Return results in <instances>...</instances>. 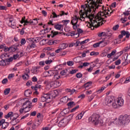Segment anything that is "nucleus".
I'll return each instance as SVG.
<instances>
[{"mask_svg": "<svg viewBox=\"0 0 130 130\" xmlns=\"http://www.w3.org/2000/svg\"><path fill=\"white\" fill-rule=\"evenodd\" d=\"M86 2L87 4L81 6V9H83V10H81L79 14L81 18L80 20L81 21H83L82 19H84L85 18L89 19L90 22L89 24H87L88 28H92V27L93 29H94V24L95 23H97V22H99L101 20H103L105 18H107L108 16L110 17L111 14L113 13V11H112L109 14L108 13L109 10L108 9L106 10L104 7H103V11L99 12L95 17L93 13H95V11H96L97 8L95 6H93V8L90 3H88L87 1Z\"/></svg>", "mask_w": 130, "mask_h": 130, "instance_id": "obj_1", "label": "nucleus"}, {"mask_svg": "<svg viewBox=\"0 0 130 130\" xmlns=\"http://www.w3.org/2000/svg\"><path fill=\"white\" fill-rule=\"evenodd\" d=\"M130 122V116L128 115H120L118 120L116 118L115 119L109 122V125H111V124H119V125H125V124H128Z\"/></svg>", "mask_w": 130, "mask_h": 130, "instance_id": "obj_2", "label": "nucleus"}, {"mask_svg": "<svg viewBox=\"0 0 130 130\" xmlns=\"http://www.w3.org/2000/svg\"><path fill=\"white\" fill-rule=\"evenodd\" d=\"M89 120L95 125H102L103 124V120L100 119V115L98 114H93L89 118Z\"/></svg>", "mask_w": 130, "mask_h": 130, "instance_id": "obj_3", "label": "nucleus"}, {"mask_svg": "<svg viewBox=\"0 0 130 130\" xmlns=\"http://www.w3.org/2000/svg\"><path fill=\"white\" fill-rule=\"evenodd\" d=\"M88 4H90L92 6V8H94L95 7V9H98L99 7H101L102 4V0H87Z\"/></svg>", "mask_w": 130, "mask_h": 130, "instance_id": "obj_4", "label": "nucleus"}, {"mask_svg": "<svg viewBox=\"0 0 130 130\" xmlns=\"http://www.w3.org/2000/svg\"><path fill=\"white\" fill-rule=\"evenodd\" d=\"M79 22V17L77 15L73 17V19L71 20V24L73 25L74 30H77L78 28L80 27V25L78 24Z\"/></svg>", "mask_w": 130, "mask_h": 130, "instance_id": "obj_5", "label": "nucleus"}, {"mask_svg": "<svg viewBox=\"0 0 130 130\" xmlns=\"http://www.w3.org/2000/svg\"><path fill=\"white\" fill-rule=\"evenodd\" d=\"M6 21L9 27H11L13 29H15L16 27V21L14 20V18L9 17L7 18Z\"/></svg>", "mask_w": 130, "mask_h": 130, "instance_id": "obj_6", "label": "nucleus"}, {"mask_svg": "<svg viewBox=\"0 0 130 130\" xmlns=\"http://www.w3.org/2000/svg\"><path fill=\"white\" fill-rule=\"evenodd\" d=\"M22 107L25 109V112H29V111L32 109V103L30 102L29 101L25 102L23 104Z\"/></svg>", "mask_w": 130, "mask_h": 130, "instance_id": "obj_7", "label": "nucleus"}, {"mask_svg": "<svg viewBox=\"0 0 130 130\" xmlns=\"http://www.w3.org/2000/svg\"><path fill=\"white\" fill-rule=\"evenodd\" d=\"M47 73L48 74H50V76H52V74H53V75H54V79L55 80H58V79L60 78V76L58 75V71H57L50 70L48 71Z\"/></svg>", "mask_w": 130, "mask_h": 130, "instance_id": "obj_8", "label": "nucleus"}, {"mask_svg": "<svg viewBox=\"0 0 130 130\" xmlns=\"http://www.w3.org/2000/svg\"><path fill=\"white\" fill-rule=\"evenodd\" d=\"M113 102V99L110 96H108L105 98L104 103L105 105H108V106H111L112 102Z\"/></svg>", "mask_w": 130, "mask_h": 130, "instance_id": "obj_9", "label": "nucleus"}, {"mask_svg": "<svg viewBox=\"0 0 130 130\" xmlns=\"http://www.w3.org/2000/svg\"><path fill=\"white\" fill-rule=\"evenodd\" d=\"M26 42H27V43H29V44H31L30 45L27 46V49H30L31 48H35L36 47H37L36 44H35L36 43L34 42L33 41H32V38L27 39Z\"/></svg>", "mask_w": 130, "mask_h": 130, "instance_id": "obj_10", "label": "nucleus"}, {"mask_svg": "<svg viewBox=\"0 0 130 130\" xmlns=\"http://www.w3.org/2000/svg\"><path fill=\"white\" fill-rule=\"evenodd\" d=\"M100 43L101 44V47H104L107 44H109V40L105 38L103 39L102 41L100 42Z\"/></svg>", "mask_w": 130, "mask_h": 130, "instance_id": "obj_11", "label": "nucleus"}, {"mask_svg": "<svg viewBox=\"0 0 130 130\" xmlns=\"http://www.w3.org/2000/svg\"><path fill=\"white\" fill-rule=\"evenodd\" d=\"M40 69V67L37 66L32 68L31 70V73L34 75H38L39 73V70Z\"/></svg>", "mask_w": 130, "mask_h": 130, "instance_id": "obj_12", "label": "nucleus"}, {"mask_svg": "<svg viewBox=\"0 0 130 130\" xmlns=\"http://www.w3.org/2000/svg\"><path fill=\"white\" fill-rule=\"evenodd\" d=\"M117 103L119 107L123 106L124 100L121 97H118L117 99Z\"/></svg>", "mask_w": 130, "mask_h": 130, "instance_id": "obj_13", "label": "nucleus"}, {"mask_svg": "<svg viewBox=\"0 0 130 130\" xmlns=\"http://www.w3.org/2000/svg\"><path fill=\"white\" fill-rule=\"evenodd\" d=\"M59 32L58 31H55L54 30H52L51 31V34L50 35H48L47 37L49 38L50 36L52 37V38H53L54 36H56V35H58Z\"/></svg>", "mask_w": 130, "mask_h": 130, "instance_id": "obj_14", "label": "nucleus"}, {"mask_svg": "<svg viewBox=\"0 0 130 130\" xmlns=\"http://www.w3.org/2000/svg\"><path fill=\"white\" fill-rule=\"evenodd\" d=\"M20 23L21 24H23V23H24L23 26H28V25H29V21L26 20V17L25 16L22 18Z\"/></svg>", "mask_w": 130, "mask_h": 130, "instance_id": "obj_15", "label": "nucleus"}, {"mask_svg": "<svg viewBox=\"0 0 130 130\" xmlns=\"http://www.w3.org/2000/svg\"><path fill=\"white\" fill-rule=\"evenodd\" d=\"M42 100L44 101H47V100L50 99V95L48 93L44 94L42 98Z\"/></svg>", "mask_w": 130, "mask_h": 130, "instance_id": "obj_16", "label": "nucleus"}, {"mask_svg": "<svg viewBox=\"0 0 130 130\" xmlns=\"http://www.w3.org/2000/svg\"><path fill=\"white\" fill-rule=\"evenodd\" d=\"M120 34L122 35L123 36H126V38H129V32H128V31L122 30L120 31Z\"/></svg>", "mask_w": 130, "mask_h": 130, "instance_id": "obj_17", "label": "nucleus"}, {"mask_svg": "<svg viewBox=\"0 0 130 130\" xmlns=\"http://www.w3.org/2000/svg\"><path fill=\"white\" fill-rule=\"evenodd\" d=\"M92 86V82L89 81L87 82L86 83H85L83 86L82 88H85L86 90H88V88H89L90 86Z\"/></svg>", "mask_w": 130, "mask_h": 130, "instance_id": "obj_18", "label": "nucleus"}, {"mask_svg": "<svg viewBox=\"0 0 130 130\" xmlns=\"http://www.w3.org/2000/svg\"><path fill=\"white\" fill-rule=\"evenodd\" d=\"M48 83L51 85V87H53V88H57L56 81H51L50 80H48Z\"/></svg>", "mask_w": 130, "mask_h": 130, "instance_id": "obj_19", "label": "nucleus"}, {"mask_svg": "<svg viewBox=\"0 0 130 130\" xmlns=\"http://www.w3.org/2000/svg\"><path fill=\"white\" fill-rule=\"evenodd\" d=\"M69 108H72L74 106H76V103L75 102H70L67 104Z\"/></svg>", "mask_w": 130, "mask_h": 130, "instance_id": "obj_20", "label": "nucleus"}, {"mask_svg": "<svg viewBox=\"0 0 130 130\" xmlns=\"http://www.w3.org/2000/svg\"><path fill=\"white\" fill-rule=\"evenodd\" d=\"M31 94H32V91L30 89H27L24 91V96H26V97H30Z\"/></svg>", "mask_w": 130, "mask_h": 130, "instance_id": "obj_21", "label": "nucleus"}, {"mask_svg": "<svg viewBox=\"0 0 130 130\" xmlns=\"http://www.w3.org/2000/svg\"><path fill=\"white\" fill-rule=\"evenodd\" d=\"M37 24H38L37 19H34L33 20H30L29 21V25H37Z\"/></svg>", "mask_w": 130, "mask_h": 130, "instance_id": "obj_22", "label": "nucleus"}, {"mask_svg": "<svg viewBox=\"0 0 130 130\" xmlns=\"http://www.w3.org/2000/svg\"><path fill=\"white\" fill-rule=\"evenodd\" d=\"M14 116V113L13 112H10L8 113V114L5 115V118H6V119H8L10 117H13Z\"/></svg>", "mask_w": 130, "mask_h": 130, "instance_id": "obj_23", "label": "nucleus"}, {"mask_svg": "<svg viewBox=\"0 0 130 130\" xmlns=\"http://www.w3.org/2000/svg\"><path fill=\"white\" fill-rule=\"evenodd\" d=\"M85 114V112H82L81 113L78 115V116H76V119L77 120H79V119H82V118L83 117V115Z\"/></svg>", "mask_w": 130, "mask_h": 130, "instance_id": "obj_24", "label": "nucleus"}, {"mask_svg": "<svg viewBox=\"0 0 130 130\" xmlns=\"http://www.w3.org/2000/svg\"><path fill=\"white\" fill-rule=\"evenodd\" d=\"M29 78H30V76L27 73H24V75H22V79L25 81L29 80Z\"/></svg>", "mask_w": 130, "mask_h": 130, "instance_id": "obj_25", "label": "nucleus"}, {"mask_svg": "<svg viewBox=\"0 0 130 130\" xmlns=\"http://www.w3.org/2000/svg\"><path fill=\"white\" fill-rule=\"evenodd\" d=\"M54 28H56V30H61V29L62 28V25L59 24H56L54 26Z\"/></svg>", "mask_w": 130, "mask_h": 130, "instance_id": "obj_26", "label": "nucleus"}, {"mask_svg": "<svg viewBox=\"0 0 130 130\" xmlns=\"http://www.w3.org/2000/svg\"><path fill=\"white\" fill-rule=\"evenodd\" d=\"M105 89H106V87L105 86H103V87H101V89L96 90V92L98 93V94H100V93H102V92H103V91H104V90H105Z\"/></svg>", "mask_w": 130, "mask_h": 130, "instance_id": "obj_27", "label": "nucleus"}, {"mask_svg": "<svg viewBox=\"0 0 130 130\" xmlns=\"http://www.w3.org/2000/svg\"><path fill=\"white\" fill-rule=\"evenodd\" d=\"M58 126H66V123L64 122V119H62L59 122Z\"/></svg>", "mask_w": 130, "mask_h": 130, "instance_id": "obj_28", "label": "nucleus"}, {"mask_svg": "<svg viewBox=\"0 0 130 130\" xmlns=\"http://www.w3.org/2000/svg\"><path fill=\"white\" fill-rule=\"evenodd\" d=\"M128 56V54L127 55L126 58L125 59V60L124 62L122 63V65L125 67V66H126L127 64H128V62L127 61V57Z\"/></svg>", "mask_w": 130, "mask_h": 130, "instance_id": "obj_29", "label": "nucleus"}, {"mask_svg": "<svg viewBox=\"0 0 130 130\" xmlns=\"http://www.w3.org/2000/svg\"><path fill=\"white\" fill-rule=\"evenodd\" d=\"M10 92H11V88H6L4 90V95H8Z\"/></svg>", "mask_w": 130, "mask_h": 130, "instance_id": "obj_30", "label": "nucleus"}, {"mask_svg": "<svg viewBox=\"0 0 130 130\" xmlns=\"http://www.w3.org/2000/svg\"><path fill=\"white\" fill-rule=\"evenodd\" d=\"M68 15H69V12H64V11H61L60 12V17H62V16H68Z\"/></svg>", "mask_w": 130, "mask_h": 130, "instance_id": "obj_31", "label": "nucleus"}, {"mask_svg": "<svg viewBox=\"0 0 130 130\" xmlns=\"http://www.w3.org/2000/svg\"><path fill=\"white\" fill-rule=\"evenodd\" d=\"M31 40L35 43H37L38 42H39L40 41V38H33V39L31 38Z\"/></svg>", "mask_w": 130, "mask_h": 130, "instance_id": "obj_32", "label": "nucleus"}, {"mask_svg": "<svg viewBox=\"0 0 130 130\" xmlns=\"http://www.w3.org/2000/svg\"><path fill=\"white\" fill-rule=\"evenodd\" d=\"M79 107H80V106L79 105L76 106L75 107H74V108L71 110L70 112H75V111H76L77 109H79Z\"/></svg>", "mask_w": 130, "mask_h": 130, "instance_id": "obj_33", "label": "nucleus"}, {"mask_svg": "<svg viewBox=\"0 0 130 130\" xmlns=\"http://www.w3.org/2000/svg\"><path fill=\"white\" fill-rule=\"evenodd\" d=\"M6 61L5 60H2L0 61V66H3V67H5L7 66Z\"/></svg>", "mask_w": 130, "mask_h": 130, "instance_id": "obj_34", "label": "nucleus"}, {"mask_svg": "<svg viewBox=\"0 0 130 130\" xmlns=\"http://www.w3.org/2000/svg\"><path fill=\"white\" fill-rule=\"evenodd\" d=\"M8 126H9V123L5 122V123H4V125H2V128L5 129L6 128H7Z\"/></svg>", "mask_w": 130, "mask_h": 130, "instance_id": "obj_35", "label": "nucleus"}, {"mask_svg": "<svg viewBox=\"0 0 130 130\" xmlns=\"http://www.w3.org/2000/svg\"><path fill=\"white\" fill-rule=\"evenodd\" d=\"M99 46H101L100 42L98 43H95L93 45V47H94V48H97V47H99Z\"/></svg>", "mask_w": 130, "mask_h": 130, "instance_id": "obj_36", "label": "nucleus"}, {"mask_svg": "<svg viewBox=\"0 0 130 130\" xmlns=\"http://www.w3.org/2000/svg\"><path fill=\"white\" fill-rule=\"evenodd\" d=\"M76 31H71L67 34V36H71L74 37Z\"/></svg>", "mask_w": 130, "mask_h": 130, "instance_id": "obj_37", "label": "nucleus"}, {"mask_svg": "<svg viewBox=\"0 0 130 130\" xmlns=\"http://www.w3.org/2000/svg\"><path fill=\"white\" fill-rule=\"evenodd\" d=\"M89 39H87L86 40H85L82 42H80V45H83V44H85V43H87V42H89Z\"/></svg>", "mask_w": 130, "mask_h": 130, "instance_id": "obj_38", "label": "nucleus"}, {"mask_svg": "<svg viewBox=\"0 0 130 130\" xmlns=\"http://www.w3.org/2000/svg\"><path fill=\"white\" fill-rule=\"evenodd\" d=\"M26 42V40L24 38L22 39L20 41V43L21 45H25Z\"/></svg>", "mask_w": 130, "mask_h": 130, "instance_id": "obj_39", "label": "nucleus"}, {"mask_svg": "<svg viewBox=\"0 0 130 130\" xmlns=\"http://www.w3.org/2000/svg\"><path fill=\"white\" fill-rule=\"evenodd\" d=\"M105 35H106V32H99L98 34L99 37H102V36H105Z\"/></svg>", "mask_w": 130, "mask_h": 130, "instance_id": "obj_40", "label": "nucleus"}, {"mask_svg": "<svg viewBox=\"0 0 130 130\" xmlns=\"http://www.w3.org/2000/svg\"><path fill=\"white\" fill-rule=\"evenodd\" d=\"M83 77V74L81 73H78L76 74V77L78 78V79H81Z\"/></svg>", "mask_w": 130, "mask_h": 130, "instance_id": "obj_41", "label": "nucleus"}, {"mask_svg": "<svg viewBox=\"0 0 130 130\" xmlns=\"http://www.w3.org/2000/svg\"><path fill=\"white\" fill-rule=\"evenodd\" d=\"M25 110H26V109L24 107H23V108L19 109V112L20 113H23V112L26 113V112H26V111H25Z\"/></svg>", "mask_w": 130, "mask_h": 130, "instance_id": "obj_42", "label": "nucleus"}, {"mask_svg": "<svg viewBox=\"0 0 130 130\" xmlns=\"http://www.w3.org/2000/svg\"><path fill=\"white\" fill-rule=\"evenodd\" d=\"M80 45H81V42L80 41L78 40L76 43H75V47H78V46H80Z\"/></svg>", "mask_w": 130, "mask_h": 130, "instance_id": "obj_43", "label": "nucleus"}, {"mask_svg": "<svg viewBox=\"0 0 130 130\" xmlns=\"http://www.w3.org/2000/svg\"><path fill=\"white\" fill-rule=\"evenodd\" d=\"M67 64L69 67H72V66H74V61H67Z\"/></svg>", "mask_w": 130, "mask_h": 130, "instance_id": "obj_44", "label": "nucleus"}, {"mask_svg": "<svg viewBox=\"0 0 130 130\" xmlns=\"http://www.w3.org/2000/svg\"><path fill=\"white\" fill-rule=\"evenodd\" d=\"M111 105L112 107H113L115 109L118 108V107H119V106H118V105H117L116 103H112Z\"/></svg>", "mask_w": 130, "mask_h": 130, "instance_id": "obj_45", "label": "nucleus"}, {"mask_svg": "<svg viewBox=\"0 0 130 130\" xmlns=\"http://www.w3.org/2000/svg\"><path fill=\"white\" fill-rule=\"evenodd\" d=\"M14 77H15V75L14 74H11L8 75V80H11Z\"/></svg>", "mask_w": 130, "mask_h": 130, "instance_id": "obj_46", "label": "nucleus"}, {"mask_svg": "<svg viewBox=\"0 0 130 130\" xmlns=\"http://www.w3.org/2000/svg\"><path fill=\"white\" fill-rule=\"evenodd\" d=\"M121 62V60L120 59H118L115 62V64L116 66H119V64H120Z\"/></svg>", "mask_w": 130, "mask_h": 130, "instance_id": "obj_47", "label": "nucleus"}, {"mask_svg": "<svg viewBox=\"0 0 130 130\" xmlns=\"http://www.w3.org/2000/svg\"><path fill=\"white\" fill-rule=\"evenodd\" d=\"M118 28H119V25L117 24L113 27V30H114V31H116Z\"/></svg>", "mask_w": 130, "mask_h": 130, "instance_id": "obj_48", "label": "nucleus"}, {"mask_svg": "<svg viewBox=\"0 0 130 130\" xmlns=\"http://www.w3.org/2000/svg\"><path fill=\"white\" fill-rule=\"evenodd\" d=\"M51 62H52V60H51V59L47 60L45 61V63H46V64H50V63H51Z\"/></svg>", "mask_w": 130, "mask_h": 130, "instance_id": "obj_49", "label": "nucleus"}, {"mask_svg": "<svg viewBox=\"0 0 130 130\" xmlns=\"http://www.w3.org/2000/svg\"><path fill=\"white\" fill-rule=\"evenodd\" d=\"M60 74L62 76H66V75H67V70H62V71L60 72Z\"/></svg>", "mask_w": 130, "mask_h": 130, "instance_id": "obj_50", "label": "nucleus"}, {"mask_svg": "<svg viewBox=\"0 0 130 130\" xmlns=\"http://www.w3.org/2000/svg\"><path fill=\"white\" fill-rule=\"evenodd\" d=\"M8 83V78H5L2 80V84L6 85Z\"/></svg>", "mask_w": 130, "mask_h": 130, "instance_id": "obj_51", "label": "nucleus"}, {"mask_svg": "<svg viewBox=\"0 0 130 130\" xmlns=\"http://www.w3.org/2000/svg\"><path fill=\"white\" fill-rule=\"evenodd\" d=\"M85 94L82 93L78 96V98H80L81 99H84L85 98Z\"/></svg>", "mask_w": 130, "mask_h": 130, "instance_id": "obj_52", "label": "nucleus"}, {"mask_svg": "<svg viewBox=\"0 0 130 130\" xmlns=\"http://www.w3.org/2000/svg\"><path fill=\"white\" fill-rule=\"evenodd\" d=\"M31 80H32V81L34 82H37V81H38V79H37V77H36V76H34L32 78Z\"/></svg>", "mask_w": 130, "mask_h": 130, "instance_id": "obj_53", "label": "nucleus"}, {"mask_svg": "<svg viewBox=\"0 0 130 130\" xmlns=\"http://www.w3.org/2000/svg\"><path fill=\"white\" fill-rule=\"evenodd\" d=\"M37 125L35 123H32L31 124V128H32V129H35V128H36L37 127Z\"/></svg>", "mask_w": 130, "mask_h": 130, "instance_id": "obj_54", "label": "nucleus"}, {"mask_svg": "<svg viewBox=\"0 0 130 130\" xmlns=\"http://www.w3.org/2000/svg\"><path fill=\"white\" fill-rule=\"evenodd\" d=\"M83 32H84V31H83V30H82V29H81V28L77 29V33L79 34V35L82 34V33H83Z\"/></svg>", "mask_w": 130, "mask_h": 130, "instance_id": "obj_55", "label": "nucleus"}, {"mask_svg": "<svg viewBox=\"0 0 130 130\" xmlns=\"http://www.w3.org/2000/svg\"><path fill=\"white\" fill-rule=\"evenodd\" d=\"M94 99V96L93 95H91L90 96L88 97V102H91L93 99Z\"/></svg>", "mask_w": 130, "mask_h": 130, "instance_id": "obj_56", "label": "nucleus"}, {"mask_svg": "<svg viewBox=\"0 0 130 130\" xmlns=\"http://www.w3.org/2000/svg\"><path fill=\"white\" fill-rule=\"evenodd\" d=\"M42 87V86L39 84H36V88H37V90H38V89H41Z\"/></svg>", "mask_w": 130, "mask_h": 130, "instance_id": "obj_57", "label": "nucleus"}, {"mask_svg": "<svg viewBox=\"0 0 130 130\" xmlns=\"http://www.w3.org/2000/svg\"><path fill=\"white\" fill-rule=\"evenodd\" d=\"M79 36H80V35L79 34H78V32L75 31V34H74V38H78V37H79Z\"/></svg>", "mask_w": 130, "mask_h": 130, "instance_id": "obj_58", "label": "nucleus"}, {"mask_svg": "<svg viewBox=\"0 0 130 130\" xmlns=\"http://www.w3.org/2000/svg\"><path fill=\"white\" fill-rule=\"evenodd\" d=\"M47 55H49V56H54L55 55V53H50V52H48L47 53Z\"/></svg>", "mask_w": 130, "mask_h": 130, "instance_id": "obj_59", "label": "nucleus"}, {"mask_svg": "<svg viewBox=\"0 0 130 130\" xmlns=\"http://www.w3.org/2000/svg\"><path fill=\"white\" fill-rule=\"evenodd\" d=\"M129 82H130V77L126 79V80L124 82V83L127 84V83H128Z\"/></svg>", "mask_w": 130, "mask_h": 130, "instance_id": "obj_60", "label": "nucleus"}, {"mask_svg": "<svg viewBox=\"0 0 130 130\" xmlns=\"http://www.w3.org/2000/svg\"><path fill=\"white\" fill-rule=\"evenodd\" d=\"M6 121V120L5 119H2L0 121V126H2V125H3L4 123H5V122Z\"/></svg>", "mask_w": 130, "mask_h": 130, "instance_id": "obj_61", "label": "nucleus"}, {"mask_svg": "<svg viewBox=\"0 0 130 130\" xmlns=\"http://www.w3.org/2000/svg\"><path fill=\"white\" fill-rule=\"evenodd\" d=\"M74 114H70L68 116V120H71L72 119Z\"/></svg>", "mask_w": 130, "mask_h": 130, "instance_id": "obj_62", "label": "nucleus"}, {"mask_svg": "<svg viewBox=\"0 0 130 130\" xmlns=\"http://www.w3.org/2000/svg\"><path fill=\"white\" fill-rule=\"evenodd\" d=\"M37 112L36 111H34L30 113V116H35Z\"/></svg>", "mask_w": 130, "mask_h": 130, "instance_id": "obj_63", "label": "nucleus"}, {"mask_svg": "<svg viewBox=\"0 0 130 130\" xmlns=\"http://www.w3.org/2000/svg\"><path fill=\"white\" fill-rule=\"evenodd\" d=\"M13 59H17V58L19 57V55L18 54L13 55Z\"/></svg>", "mask_w": 130, "mask_h": 130, "instance_id": "obj_64", "label": "nucleus"}]
</instances>
